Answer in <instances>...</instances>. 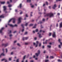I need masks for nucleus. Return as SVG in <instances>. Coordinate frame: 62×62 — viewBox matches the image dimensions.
<instances>
[{
    "instance_id": "8",
    "label": "nucleus",
    "mask_w": 62,
    "mask_h": 62,
    "mask_svg": "<svg viewBox=\"0 0 62 62\" xmlns=\"http://www.w3.org/2000/svg\"><path fill=\"white\" fill-rule=\"evenodd\" d=\"M38 44H39V41H37L36 43V45H35L36 47H37L38 46Z\"/></svg>"
},
{
    "instance_id": "6",
    "label": "nucleus",
    "mask_w": 62,
    "mask_h": 62,
    "mask_svg": "<svg viewBox=\"0 0 62 62\" xmlns=\"http://www.w3.org/2000/svg\"><path fill=\"white\" fill-rule=\"evenodd\" d=\"M57 7L56 6V4H55L54 5L53 7H52L53 8V9H55V8H56V7Z\"/></svg>"
},
{
    "instance_id": "45",
    "label": "nucleus",
    "mask_w": 62,
    "mask_h": 62,
    "mask_svg": "<svg viewBox=\"0 0 62 62\" xmlns=\"http://www.w3.org/2000/svg\"><path fill=\"white\" fill-rule=\"evenodd\" d=\"M57 15H58V16H59V15H60V13H58Z\"/></svg>"
},
{
    "instance_id": "2",
    "label": "nucleus",
    "mask_w": 62,
    "mask_h": 62,
    "mask_svg": "<svg viewBox=\"0 0 62 62\" xmlns=\"http://www.w3.org/2000/svg\"><path fill=\"white\" fill-rule=\"evenodd\" d=\"M22 19V18L21 17H20L18 18V24L20 23L21 22V20Z\"/></svg>"
},
{
    "instance_id": "3",
    "label": "nucleus",
    "mask_w": 62,
    "mask_h": 62,
    "mask_svg": "<svg viewBox=\"0 0 62 62\" xmlns=\"http://www.w3.org/2000/svg\"><path fill=\"white\" fill-rule=\"evenodd\" d=\"M53 38H56V35H55V32H54L53 35Z\"/></svg>"
},
{
    "instance_id": "54",
    "label": "nucleus",
    "mask_w": 62,
    "mask_h": 62,
    "mask_svg": "<svg viewBox=\"0 0 62 62\" xmlns=\"http://www.w3.org/2000/svg\"><path fill=\"white\" fill-rule=\"evenodd\" d=\"M39 14H42V13H40V12H39Z\"/></svg>"
},
{
    "instance_id": "35",
    "label": "nucleus",
    "mask_w": 62,
    "mask_h": 62,
    "mask_svg": "<svg viewBox=\"0 0 62 62\" xmlns=\"http://www.w3.org/2000/svg\"><path fill=\"white\" fill-rule=\"evenodd\" d=\"M38 29H36V30H35L36 32H38Z\"/></svg>"
},
{
    "instance_id": "40",
    "label": "nucleus",
    "mask_w": 62,
    "mask_h": 62,
    "mask_svg": "<svg viewBox=\"0 0 62 62\" xmlns=\"http://www.w3.org/2000/svg\"><path fill=\"white\" fill-rule=\"evenodd\" d=\"M9 61H11V58H9Z\"/></svg>"
},
{
    "instance_id": "46",
    "label": "nucleus",
    "mask_w": 62,
    "mask_h": 62,
    "mask_svg": "<svg viewBox=\"0 0 62 62\" xmlns=\"http://www.w3.org/2000/svg\"><path fill=\"white\" fill-rule=\"evenodd\" d=\"M17 32V31H15L14 32H13L14 34H15V33Z\"/></svg>"
},
{
    "instance_id": "20",
    "label": "nucleus",
    "mask_w": 62,
    "mask_h": 62,
    "mask_svg": "<svg viewBox=\"0 0 62 62\" xmlns=\"http://www.w3.org/2000/svg\"><path fill=\"white\" fill-rule=\"evenodd\" d=\"M39 37L40 38L41 37H42V36H41V34H39Z\"/></svg>"
},
{
    "instance_id": "63",
    "label": "nucleus",
    "mask_w": 62,
    "mask_h": 62,
    "mask_svg": "<svg viewBox=\"0 0 62 62\" xmlns=\"http://www.w3.org/2000/svg\"><path fill=\"white\" fill-rule=\"evenodd\" d=\"M48 56H46V58H48Z\"/></svg>"
},
{
    "instance_id": "16",
    "label": "nucleus",
    "mask_w": 62,
    "mask_h": 62,
    "mask_svg": "<svg viewBox=\"0 0 62 62\" xmlns=\"http://www.w3.org/2000/svg\"><path fill=\"white\" fill-rule=\"evenodd\" d=\"M0 18H4V16H3V15H2L0 16Z\"/></svg>"
},
{
    "instance_id": "29",
    "label": "nucleus",
    "mask_w": 62,
    "mask_h": 62,
    "mask_svg": "<svg viewBox=\"0 0 62 62\" xmlns=\"http://www.w3.org/2000/svg\"><path fill=\"white\" fill-rule=\"evenodd\" d=\"M52 26V25H51L50 26V30H51V27Z\"/></svg>"
},
{
    "instance_id": "17",
    "label": "nucleus",
    "mask_w": 62,
    "mask_h": 62,
    "mask_svg": "<svg viewBox=\"0 0 62 62\" xmlns=\"http://www.w3.org/2000/svg\"><path fill=\"white\" fill-rule=\"evenodd\" d=\"M58 62H62V60H61L60 59H58Z\"/></svg>"
},
{
    "instance_id": "5",
    "label": "nucleus",
    "mask_w": 62,
    "mask_h": 62,
    "mask_svg": "<svg viewBox=\"0 0 62 62\" xmlns=\"http://www.w3.org/2000/svg\"><path fill=\"white\" fill-rule=\"evenodd\" d=\"M8 45V43L5 44H2V46H4L5 47H6V46H7Z\"/></svg>"
},
{
    "instance_id": "18",
    "label": "nucleus",
    "mask_w": 62,
    "mask_h": 62,
    "mask_svg": "<svg viewBox=\"0 0 62 62\" xmlns=\"http://www.w3.org/2000/svg\"><path fill=\"white\" fill-rule=\"evenodd\" d=\"M33 24H30L29 25V26H33Z\"/></svg>"
},
{
    "instance_id": "52",
    "label": "nucleus",
    "mask_w": 62,
    "mask_h": 62,
    "mask_svg": "<svg viewBox=\"0 0 62 62\" xmlns=\"http://www.w3.org/2000/svg\"><path fill=\"white\" fill-rule=\"evenodd\" d=\"M59 57L60 58H62V56H60Z\"/></svg>"
},
{
    "instance_id": "56",
    "label": "nucleus",
    "mask_w": 62,
    "mask_h": 62,
    "mask_svg": "<svg viewBox=\"0 0 62 62\" xmlns=\"http://www.w3.org/2000/svg\"><path fill=\"white\" fill-rule=\"evenodd\" d=\"M30 62H34L32 60H31V61H30Z\"/></svg>"
},
{
    "instance_id": "24",
    "label": "nucleus",
    "mask_w": 62,
    "mask_h": 62,
    "mask_svg": "<svg viewBox=\"0 0 62 62\" xmlns=\"http://www.w3.org/2000/svg\"><path fill=\"white\" fill-rule=\"evenodd\" d=\"M21 26L23 27V28H24V26H23V24H22Z\"/></svg>"
},
{
    "instance_id": "26",
    "label": "nucleus",
    "mask_w": 62,
    "mask_h": 62,
    "mask_svg": "<svg viewBox=\"0 0 62 62\" xmlns=\"http://www.w3.org/2000/svg\"><path fill=\"white\" fill-rule=\"evenodd\" d=\"M28 24V23H26V24L25 25V26H26Z\"/></svg>"
},
{
    "instance_id": "38",
    "label": "nucleus",
    "mask_w": 62,
    "mask_h": 62,
    "mask_svg": "<svg viewBox=\"0 0 62 62\" xmlns=\"http://www.w3.org/2000/svg\"><path fill=\"white\" fill-rule=\"evenodd\" d=\"M15 26H17V25L15 24V25H14V27H15Z\"/></svg>"
},
{
    "instance_id": "1",
    "label": "nucleus",
    "mask_w": 62,
    "mask_h": 62,
    "mask_svg": "<svg viewBox=\"0 0 62 62\" xmlns=\"http://www.w3.org/2000/svg\"><path fill=\"white\" fill-rule=\"evenodd\" d=\"M44 14L46 15L44 16V17H46V16H49V17L51 18V17H54V14L52 13H50L48 14H46V12H44Z\"/></svg>"
},
{
    "instance_id": "49",
    "label": "nucleus",
    "mask_w": 62,
    "mask_h": 62,
    "mask_svg": "<svg viewBox=\"0 0 62 62\" xmlns=\"http://www.w3.org/2000/svg\"><path fill=\"white\" fill-rule=\"evenodd\" d=\"M46 5H48V3L47 2H46Z\"/></svg>"
},
{
    "instance_id": "58",
    "label": "nucleus",
    "mask_w": 62,
    "mask_h": 62,
    "mask_svg": "<svg viewBox=\"0 0 62 62\" xmlns=\"http://www.w3.org/2000/svg\"><path fill=\"white\" fill-rule=\"evenodd\" d=\"M7 3L8 4H9V2H8V1H7Z\"/></svg>"
},
{
    "instance_id": "12",
    "label": "nucleus",
    "mask_w": 62,
    "mask_h": 62,
    "mask_svg": "<svg viewBox=\"0 0 62 62\" xmlns=\"http://www.w3.org/2000/svg\"><path fill=\"white\" fill-rule=\"evenodd\" d=\"M4 60H5V62H7V60L5 59H2L1 60V61H3Z\"/></svg>"
},
{
    "instance_id": "14",
    "label": "nucleus",
    "mask_w": 62,
    "mask_h": 62,
    "mask_svg": "<svg viewBox=\"0 0 62 62\" xmlns=\"http://www.w3.org/2000/svg\"><path fill=\"white\" fill-rule=\"evenodd\" d=\"M8 25H9L11 27H14V25H12L9 24H8Z\"/></svg>"
},
{
    "instance_id": "23",
    "label": "nucleus",
    "mask_w": 62,
    "mask_h": 62,
    "mask_svg": "<svg viewBox=\"0 0 62 62\" xmlns=\"http://www.w3.org/2000/svg\"><path fill=\"white\" fill-rule=\"evenodd\" d=\"M50 58L53 59V58H54V57H53V56H50Z\"/></svg>"
},
{
    "instance_id": "7",
    "label": "nucleus",
    "mask_w": 62,
    "mask_h": 62,
    "mask_svg": "<svg viewBox=\"0 0 62 62\" xmlns=\"http://www.w3.org/2000/svg\"><path fill=\"white\" fill-rule=\"evenodd\" d=\"M4 29V28H1V29L0 30V33H2V31Z\"/></svg>"
},
{
    "instance_id": "4",
    "label": "nucleus",
    "mask_w": 62,
    "mask_h": 62,
    "mask_svg": "<svg viewBox=\"0 0 62 62\" xmlns=\"http://www.w3.org/2000/svg\"><path fill=\"white\" fill-rule=\"evenodd\" d=\"M28 39V37H23V40H24L25 39Z\"/></svg>"
},
{
    "instance_id": "32",
    "label": "nucleus",
    "mask_w": 62,
    "mask_h": 62,
    "mask_svg": "<svg viewBox=\"0 0 62 62\" xmlns=\"http://www.w3.org/2000/svg\"><path fill=\"white\" fill-rule=\"evenodd\" d=\"M58 47H59V48H61V45H59V46H58Z\"/></svg>"
},
{
    "instance_id": "28",
    "label": "nucleus",
    "mask_w": 62,
    "mask_h": 62,
    "mask_svg": "<svg viewBox=\"0 0 62 62\" xmlns=\"http://www.w3.org/2000/svg\"><path fill=\"white\" fill-rule=\"evenodd\" d=\"M13 20L12 18L10 19L9 20V22H8V23H9L10 22H11V20Z\"/></svg>"
},
{
    "instance_id": "37",
    "label": "nucleus",
    "mask_w": 62,
    "mask_h": 62,
    "mask_svg": "<svg viewBox=\"0 0 62 62\" xmlns=\"http://www.w3.org/2000/svg\"><path fill=\"white\" fill-rule=\"evenodd\" d=\"M17 45L18 46H20V44H19V43H18L17 44Z\"/></svg>"
},
{
    "instance_id": "42",
    "label": "nucleus",
    "mask_w": 62,
    "mask_h": 62,
    "mask_svg": "<svg viewBox=\"0 0 62 62\" xmlns=\"http://www.w3.org/2000/svg\"><path fill=\"white\" fill-rule=\"evenodd\" d=\"M39 23H43V21H40L39 22Z\"/></svg>"
},
{
    "instance_id": "15",
    "label": "nucleus",
    "mask_w": 62,
    "mask_h": 62,
    "mask_svg": "<svg viewBox=\"0 0 62 62\" xmlns=\"http://www.w3.org/2000/svg\"><path fill=\"white\" fill-rule=\"evenodd\" d=\"M0 3H1V4H5V2H1L0 1Z\"/></svg>"
},
{
    "instance_id": "59",
    "label": "nucleus",
    "mask_w": 62,
    "mask_h": 62,
    "mask_svg": "<svg viewBox=\"0 0 62 62\" xmlns=\"http://www.w3.org/2000/svg\"><path fill=\"white\" fill-rule=\"evenodd\" d=\"M22 13H23V12H21L20 13V14H22Z\"/></svg>"
},
{
    "instance_id": "9",
    "label": "nucleus",
    "mask_w": 62,
    "mask_h": 62,
    "mask_svg": "<svg viewBox=\"0 0 62 62\" xmlns=\"http://www.w3.org/2000/svg\"><path fill=\"white\" fill-rule=\"evenodd\" d=\"M12 19L13 20V23H15V20H16V19L14 18H12Z\"/></svg>"
},
{
    "instance_id": "33",
    "label": "nucleus",
    "mask_w": 62,
    "mask_h": 62,
    "mask_svg": "<svg viewBox=\"0 0 62 62\" xmlns=\"http://www.w3.org/2000/svg\"><path fill=\"white\" fill-rule=\"evenodd\" d=\"M49 61V60H46L45 61V62H48Z\"/></svg>"
},
{
    "instance_id": "55",
    "label": "nucleus",
    "mask_w": 62,
    "mask_h": 62,
    "mask_svg": "<svg viewBox=\"0 0 62 62\" xmlns=\"http://www.w3.org/2000/svg\"><path fill=\"white\" fill-rule=\"evenodd\" d=\"M43 21H45V19L43 18Z\"/></svg>"
},
{
    "instance_id": "51",
    "label": "nucleus",
    "mask_w": 62,
    "mask_h": 62,
    "mask_svg": "<svg viewBox=\"0 0 62 62\" xmlns=\"http://www.w3.org/2000/svg\"><path fill=\"white\" fill-rule=\"evenodd\" d=\"M6 53H7L8 52V50H7V49H6Z\"/></svg>"
},
{
    "instance_id": "41",
    "label": "nucleus",
    "mask_w": 62,
    "mask_h": 62,
    "mask_svg": "<svg viewBox=\"0 0 62 62\" xmlns=\"http://www.w3.org/2000/svg\"><path fill=\"white\" fill-rule=\"evenodd\" d=\"M51 36V33H49V36Z\"/></svg>"
},
{
    "instance_id": "13",
    "label": "nucleus",
    "mask_w": 62,
    "mask_h": 62,
    "mask_svg": "<svg viewBox=\"0 0 62 62\" xmlns=\"http://www.w3.org/2000/svg\"><path fill=\"white\" fill-rule=\"evenodd\" d=\"M8 7H9V8H10V7H12V5L11 4H9L8 5Z\"/></svg>"
},
{
    "instance_id": "31",
    "label": "nucleus",
    "mask_w": 62,
    "mask_h": 62,
    "mask_svg": "<svg viewBox=\"0 0 62 62\" xmlns=\"http://www.w3.org/2000/svg\"><path fill=\"white\" fill-rule=\"evenodd\" d=\"M20 7V8H22V4H20L19 5Z\"/></svg>"
},
{
    "instance_id": "11",
    "label": "nucleus",
    "mask_w": 62,
    "mask_h": 62,
    "mask_svg": "<svg viewBox=\"0 0 62 62\" xmlns=\"http://www.w3.org/2000/svg\"><path fill=\"white\" fill-rule=\"evenodd\" d=\"M3 8H4V11H5L6 9H7V8H6V7L5 6H4L3 7Z\"/></svg>"
},
{
    "instance_id": "50",
    "label": "nucleus",
    "mask_w": 62,
    "mask_h": 62,
    "mask_svg": "<svg viewBox=\"0 0 62 62\" xmlns=\"http://www.w3.org/2000/svg\"><path fill=\"white\" fill-rule=\"evenodd\" d=\"M42 32H43V33H44L45 32V31H43V30H42Z\"/></svg>"
},
{
    "instance_id": "36",
    "label": "nucleus",
    "mask_w": 62,
    "mask_h": 62,
    "mask_svg": "<svg viewBox=\"0 0 62 62\" xmlns=\"http://www.w3.org/2000/svg\"><path fill=\"white\" fill-rule=\"evenodd\" d=\"M25 56H26L25 55V56H24L23 57V59H25Z\"/></svg>"
},
{
    "instance_id": "21",
    "label": "nucleus",
    "mask_w": 62,
    "mask_h": 62,
    "mask_svg": "<svg viewBox=\"0 0 62 62\" xmlns=\"http://www.w3.org/2000/svg\"><path fill=\"white\" fill-rule=\"evenodd\" d=\"M35 54L37 56H38V55H39V54H38V53H36Z\"/></svg>"
},
{
    "instance_id": "44",
    "label": "nucleus",
    "mask_w": 62,
    "mask_h": 62,
    "mask_svg": "<svg viewBox=\"0 0 62 62\" xmlns=\"http://www.w3.org/2000/svg\"><path fill=\"white\" fill-rule=\"evenodd\" d=\"M25 17H28V16H27V14H26L25 16Z\"/></svg>"
},
{
    "instance_id": "48",
    "label": "nucleus",
    "mask_w": 62,
    "mask_h": 62,
    "mask_svg": "<svg viewBox=\"0 0 62 62\" xmlns=\"http://www.w3.org/2000/svg\"><path fill=\"white\" fill-rule=\"evenodd\" d=\"M60 43L61 44L60 45L62 46V43L61 42H60Z\"/></svg>"
},
{
    "instance_id": "64",
    "label": "nucleus",
    "mask_w": 62,
    "mask_h": 62,
    "mask_svg": "<svg viewBox=\"0 0 62 62\" xmlns=\"http://www.w3.org/2000/svg\"><path fill=\"white\" fill-rule=\"evenodd\" d=\"M40 46H41V44L40 43L39 44V47H40Z\"/></svg>"
},
{
    "instance_id": "62",
    "label": "nucleus",
    "mask_w": 62,
    "mask_h": 62,
    "mask_svg": "<svg viewBox=\"0 0 62 62\" xmlns=\"http://www.w3.org/2000/svg\"><path fill=\"white\" fill-rule=\"evenodd\" d=\"M16 42H17V41H15L14 42V43H16Z\"/></svg>"
},
{
    "instance_id": "34",
    "label": "nucleus",
    "mask_w": 62,
    "mask_h": 62,
    "mask_svg": "<svg viewBox=\"0 0 62 62\" xmlns=\"http://www.w3.org/2000/svg\"><path fill=\"white\" fill-rule=\"evenodd\" d=\"M47 41H48V40H46V41L45 42V44H47Z\"/></svg>"
},
{
    "instance_id": "27",
    "label": "nucleus",
    "mask_w": 62,
    "mask_h": 62,
    "mask_svg": "<svg viewBox=\"0 0 62 62\" xmlns=\"http://www.w3.org/2000/svg\"><path fill=\"white\" fill-rule=\"evenodd\" d=\"M47 47H48V48H51V46H49V45H48L47 46Z\"/></svg>"
},
{
    "instance_id": "60",
    "label": "nucleus",
    "mask_w": 62,
    "mask_h": 62,
    "mask_svg": "<svg viewBox=\"0 0 62 62\" xmlns=\"http://www.w3.org/2000/svg\"><path fill=\"white\" fill-rule=\"evenodd\" d=\"M24 31V29H23L22 30V32H23Z\"/></svg>"
},
{
    "instance_id": "30",
    "label": "nucleus",
    "mask_w": 62,
    "mask_h": 62,
    "mask_svg": "<svg viewBox=\"0 0 62 62\" xmlns=\"http://www.w3.org/2000/svg\"><path fill=\"white\" fill-rule=\"evenodd\" d=\"M1 54V55H2L3 56H4V55H5V54L3 53H2Z\"/></svg>"
},
{
    "instance_id": "22",
    "label": "nucleus",
    "mask_w": 62,
    "mask_h": 62,
    "mask_svg": "<svg viewBox=\"0 0 62 62\" xmlns=\"http://www.w3.org/2000/svg\"><path fill=\"white\" fill-rule=\"evenodd\" d=\"M58 41L60 43V42H61V40L60 39H59L58 40Z\"/></svg>"
},
{
    "instance_id": "10",
    "label": "nucleus",
    "mask_w": 62,
    "mask_h": 62,
    "mask_svg": "<svg viewBox=\"0 0 62 62\" xmlns=\"http://www.w3.org/2000/svg\"><path fill=\"white\" fill-rule=\"evenodd\" d=\"M62 27V22L60 23V28Z\"/></svg>"
},
{
    "instance_id": "47",
    "label": "nucleus",
    "mask_w": 62,
    "mask_h": 62,
    "mask_svg": "<svg viewBox=\"0 0 62 62\" xmlns=\"http://www.w3.org/2000/svg\"><path fill=\"white\" fill-rule=\"evenodd\" d=\"M16 62H19V59L16 60Z\"/></svg>"
},
{
    "instance_id": "57",
    "label": "nucleus",
    "mask_w": 62,
    "mask_h": 62,
    "mask_svg": "<svg viewBox=\"0 0 62 62\" xmlns=\"http://www.w3.org/2000/svg\"><path fill=\"white\" fill-rule=\"evenodd\" d=\"M34 21V20H32L31 21V22H33Z\"/></svg>"
},
{
    "instance_id": "53",
    "label": "nucleus",
    "mask_w": 62,
    "mask_h": 62,
    "mask_svg": "<svg viewBox=\"0 0 62 62\" xmlns=\"http://www.w3.org/2000/svg\"><path fill=\"white\" fill-rule=\"evenodd\" d=\"M43 28V27H42V25H41V28Z\"/></svg>"
},
{
    "instance_id": "39",
    "label": "nucleus",
    "mask_w": 62,
    "mask_h": 62,
    "mask_svg": "<svg viewBox=\"0 0 62 62\" xmlns=\"http://www.w3.org/2000/svg\"><path fill=\"white\" fill-rule=\"evenodd\" d=\"M27 34V32H26L24 34V35H26V34Z\"/></svg>"
},
{
    "instance_id": "61",
    "label": "nucleus",
    "mask_w": 62,
    "mask_h": 62,
    "mask_svg": "<svg viewBox=\"0 0 62 62\" xmlns=\"http://www.w3.org/2000/svg\"><path fill=\"white\" fill-rule=\"evenodd\" d=\"M36 28V26H34V27H33V28Z\"/></svg>"
},
{
    "instance_id": "43",
    "label": "nucleus",
    "mask_w": 62,
    "mask_h": 62,
    "mask_svg": "<svg viewBox=\"0 0 62 62\" xmlns=\"http://www.w3.org/2000/svg\"><path fill=\"white\" fill-rule=\"evenodd\" d=\"M58 23L56 24V27H58Z\"/></svg>"
},
{
    "instance_id": "19",
    "label": "nucleus",
    "mask_w": 62,
    "mask_h": 62,
    "mask_svg": "<svg viewBox=\"0 0 62 62\" xmlns=\"http://www.w3.org/2000/svg\"><path fill=\"white\" fill-rule=\"evenodd\" d=\"M38 54H40V50H39L38 51Z\"/></svg>"
},
{
    "instance_id": "25",
    "label": "nucleus",
    "mask_w": 62,
    "mask_h": 62,
    "mask_svg": "<svg viewBox=\"0 0 62 62\" xmlns=\"http://www.w3.org/2000/svg\"><path fill=\"white\" fill-rule=\"evenodd\" d=\"M27 2H31V0H27Z\"/></svg>"
}]
</instances>
